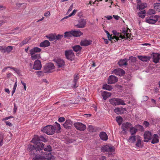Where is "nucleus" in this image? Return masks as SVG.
Instances as JSON below:
<instances>
[{
	"label": "nucleus",
	"instance_id": "nucleus-1",
	"mask_svg": "<svg viewBox=\"0 0 160 160\" xmlns=\"http://www.w3.org/2000/svg\"><path fill=\"white\" fill-rule=\"evenodd\" d=\"M54 157L51 153L45 152H41L38 156H36L33 158V160H54Z\"/></svg>",
	"mask_w": 160,
	"mask_h": 160
},
{
	"label": "nucleus",
	"instance_id": "nucleus-2",
	"mask_svg": "<svg viewBox=\"0 0 160 160\" xmlns=\"http://www.w3.org/2000/svg\"><path fill=\"white\" fill-rule=\"evenodd\" d=\"M112 32L113 35V36H111L110 40L112 42H115L119 40H121L125 38V35L122 36L121 33L117 32L116 31H113Z\"/></svg>",
	"mask_w": 160,
	"mask_h": 160
},
{
	"label": "nucleus",
	"instance_id": "nucleus-3",
	"mask_svg": "<svg viewBox=\"0 0 160 160\" xmlns=\"http://www.w3.org/2000/svg\"><path fill=\"white\" fill-rule=\"evenodd\" d=\"M55 128L52 125H47L44 127L42 131L48 135H52L55 132Z\"/></svg>",
	"mask_w": 160,
	"mask_h": 160
},
{
	"label": "nucleus",
	"instance_id": "nucleus-4",
	"mask_svg": "<svg viewBox=\"0 0 160 160\" xmlns=\"http://www.w3.org/2000/svg\"><path fill=\"white\" fill-rule=\"evenodd\" d=\"M109 101L110 103L113 105H126L124 101L119 98H113L110 99Z\"/></svg>",
	"mask_w": 160,
	"mask_h": 160
},
{
	"label": "nucleus",
	"instance_id": "nucleus-5",
	"mask_svg": "<svg viewBox=\"0 0 160 160\" xmlns=\"http://www.w3.org/2000/svg\"><path fill=\"white\" fill-rule=\"evenodd\" d=\"M27 150L29 152L30 154L35 155V157L36 156H38V153H37L38 150L36 148L35 146L29 144L28 145Z\"/></svg>",
	"mask_w": 160,
	"mask_h": 160
},
{
	"label": "nucleus",
	"instance_id": "nucleus-6",
	"mask_svg": "<svg viewBox=\"0 0 160 160\" xmlns=\"http://www.w3.org/2000/svg\"><path fill=\"white\" fill-rule=\"evenodd\" d=\"M158 17L157 16H152L146 18L145 21L150 24H155L158 20Z\"/></svg>",
	"mask_w": 160,
	"mask_h": 160
},
{
	"label": "nucleus",
	"instance_id": "nucleus-7",
	"mask_svg": "<svg viewBox=\"0 0 160 160\" xmlns=\"http://www.w3.org/2000/svg\"><path fill=\"white\" fill-rule=\"evenodd\" d=\"M55 67L53 63L49 62L46 64L44 68L45 72L51 73L52 72V70L55 69Z\"/></svg>",
	"mask_w": 160,
	"mask_h": 160
},
{
	"label": "nucleus",
	"instance_id": "nucleus-8",
	"mask_svg": "<svg viewBox=\"0 0 160 160\" xmlns=\"http://www.w3.org/2000/svg\"><path fill=\"white\" fill-rule=\"evenodd\" d=\"M65 55L66 58L69 60L72 61L74 58L75 56L72 50L66 51Z\"/></svg>",
	"mask_w": 160,
	"mask_h": 160
},
{
	"label": "nucleus",
	"instance_id": "nucleus-9",
	"mask_svg": "<svg viewBox=\"0 0 160 160\" xmlns=\"http://www.w3.org/2000/svg\"><path fill=\"white\" fill-rule=\"evenodd\" d=\"M74 126L78 130L81 131H84L86 128V126L81 122H76L74 124Z\"/></svg>",
	"mask_w": 160,
	"mask_h": 160
},
{
	"label": "nucleus",
	"instance_id": "nucleus-10",
	"mask_svg": "<svg viewBox=\"0 0 160 160\" xmlns=\"http://www.w3.org/2000/svg\"><path fill=\"white\" fill-rule=\"evenodd\" d=\"M39 141H42L46 142H47V140L42 136H40L39 137L38 135H35L31 142L33 143H36L37 142H38Z\"/></svg>",
	"mask_w": 160,
	"mask_h": 160
},
{
	"label": "nucleus",
	"instance_id": "nucleus-11",
	"mask_svg": "<svg viewBox=\"0 0 160 160\" xmlns=\"http://www.w3.org/2000/svg\"><path fill=\"white\" fill-rule=\"evenodd\" d=\"M87 23L85 19L81 18L78 20V23L75 25V26L78 28H84Z\"/></svg>",
	"mask_w": 160,
	"mask_h": 160
},
{
	"label": "nucleus",
	"instance_id": "nucleus-12",
	"mask_svg": "<svg viewBox=\"0 0 160 160\" xmlns=\"http://www.w3.org/2000/svg\"><path fill=\"white\" fill-rule=\"evenodd\" d=\"M34 143L36 144L35 145L36 148L38 150L37 153H38V156L40 155V154H39V152H38L41 153V152H40V151L44 149V144L42 142H37Z\"/></svg>",
	"mask_w": 160,
	"mask_h": 160
},
{
	"label": "nucleus",
	"instance_id": "nucleus-13",
	"mask_svg": "<svg viewBox=\"0 0 160 160\" xmlns=\"http://www.w3.org/2000/svg\"><path fill=\"white\" fill-rule=\"evenodd\" d=\"M42 67L40 61L37 59L34 62L33 68L35 70H40L41 69Z\"/></svg>",
	"mask_w": 160,
	"mask_h": 160
},
{
	"label": "nucleus",
	"instance_id": "nucleus-14",
	"mask_svg": "<svg viewBox=\"0 0 160 160\" xmlns=\"http://www.w3.org/2000/svg\"><path fill=\"white\" fill-rule=\"evenodd\" d=\"M112 73L117 75L122 76L125 74V72L122 69L118 68L115 69L113 71Z\"/></svg>",
	"mask_w": 160,
	"mask_h": 160
},
{
	"label": "nucleus",
	"instance_id": "nucleus-15",
	"mask_svg": "<svg viewBox=\"0 0 160 160\" xmlns=\"http://www.w3.org/2000/svg\"><path fill=\"white\" fill-rule=\"evenodd\" d=\"M54 61L58 68L62 67L65 65V62L63 59L57 58L55 59Z\"/></svg>",
	"mask_w": 160,
	"mask_h": 160
},
{
	"label": "nucleus",
	"instance_id": "nucleus-16",
	"mask_svg": "<svg viewBox=\"0 0 160 160\" xmlns=\"http://www.w3.org/2000/svg\"><path fill=\"white\" fill-rule=\"evenodd\" d=\"M144 141L145 142H148L149 140L151 139L152 138V134L150 132L147 131L144 132Z\"/></svg>",
	"mask_w": 160,
	"mask_h": 160
},
{
	"label": "nucleus",
	"instance_id": "nucleus-17",
	"mask_svg": "<svg viewBox=\"0 0 160 160\" xmlns=\"http://www.w3.org/2000/svg\"><path fill=\"white\" fill-rule=\"evenodd\" d=\"M118 79L117 78L113 75H111L110 76L108 79V83L112 84L114 83L117 82L118 81Z\"/></svg>",
	"mask_w": 160,
	"mask_h": 160
},
{
	"label": "nucleus",
	"instance_id": "nucleus-18",
	"mask_svg": "<svg viewBox=\"0 0 160 160\" xmlns=\"http://www.w3.org/2000/svg\"><path fill=\"white\" fill-rule=\"evenodd\" d=\"M92 42L91 40L83 39L81 40L80 44L82 46H87L91 44Z\"/></svg>",
	"mask_w": 160,
	"mask_h": 160
},
{
	"label": "nucleus",
	"instance_id": "nucleus-19",
	"mask_svg": "<svg viewBox=\"0 0 160 160\" xmlns=\"http://www.w3.org/2000/svg\"><path fill=\"white\" fill-rule=\"evenodd\" d=\"M102 150L103 152L106 151L110 152H114V151L113 147L108 145H106L103 147Z\"/></svg>",
	"mask_w": 160,
	"mask_h": 160
},
{
	"label": "nucleus",
	"instance_id": "nucleus-20",
	"mask_svg": "<svg viewBox=\"0 0 160 160\" xmlns=\"http://www.w3.org/2000/svg\"><path fill=\"white\" fill-rule=\"evenodd\" d=\"M160 60V54L158 53H153L152 57L153 62L155 63H157Z\"/></svg>",
	"mask_w": 160,
	"mask_h": 160
},
{
	"label": "nucleus",
	"instance_id": "nucleus-21",
	"mask_svg": "<svg viewBox=\"0 0 160 160\" xmlns=\"http://www.w3.org/2000/svg\"><path fill=\"white\" fill-rule=\"evenodd\" d=\"M72 122L69 119L66 120L65 122L63 124V126L66 128L70 129L72 125Z\"/></svg>",
	"mask_w": 160,
	"mask_h": 160
},
{
	"label": "nucleus",
	"instance_id": "nucleus-22",
	"mask_svg": "<svg viewBox=\"0 0 160 160\" xmlns=\"http://www.w3.org/2000/svg\"><path fill=\"white\" fill-rule=\"evenodd\" d=\"M41 51V49L40 48L37 47H35L29 51L30 54H35L36 53L40 52Z\"/></svg>",
	"mask_w": 160,
	"mask_h": 160
},
{
	"label": "nucleus",
	"instance_id": "nucleus-23",
	"mask_svg": "<svg viewBox=\"0 0 160 160\" xmlns=\"http://www.w3.org/2000/svg\"><path fill=\"white\" fill-rule=\"evenodd\" d=\"M131 124L128 122L124 123L122 124V128L123 129V131H126L131 126Z\"/></svg>",
	"mask_w": 160,
	"mask_h": 160
},
{
	"label": "nucleus",
	"instance_id": "nucleus-24",
	"mask_svg": "<svg viewBox=\"0 0 160 160\" xmlns=\"http://www.w3.org/2000/svg\"><path fill=\"white\" fill-rule=\"evenodd\" d=\"M100 138L103 141H106L108 139V136L106 133L104 132H101L99 134Z\"/></svg>",
	"mask_w": 160,
	"mask_h": 160
},
{
	"label": "nucleus",
	"instance_id": "nucleus-25",
	"mask_svg": "<svg viewBox=\"0 0 160 160\" xmlns=\"http://www.w3.org/2000/svg\"><path fill=\"white\" fill-rule=\"evenodd\" d=\"M50 43L47 40L41 42L40 44V46L41 47H46L50 45Z\"/></svg>",
	"mask_w": 160,
	"mask_h": 160
},
{
	"label": "nucleus",
	"instance_id": "nucleus-26",
	"mask_svg": "<svg viewBox=\"0 0 160 160\" xmlns=\"http://www.w3.org/2000/svg\"><path fill=\"white\" fill-rule=\"evenodd\" d=\"M159 142V140L158 135L157 134H154L153 136L151 143L152 144H155Z\"/></svg>",
	"mask_w": 160,
	"mask_h": 160
},
{
	"label": "nucleus",
	"instance_id": "nucleus-27",
	"mask_svg": "<svg viewBox=\"0 0 160 160\" xmlns=\"http://www.w3.org/2000/svg\"><path fill=\"white\" fill-rule=\"evenodd\" d=\"M138 58L141 61L147 62L150 60V57L148 56H138Z\"/></svg>",
	"mask_w": 160,
	"mask_h": 160
},
{
	"label": "nucleus",
	"instance_id": "nucleus-28",
	"mask_svg": "<svg viewBox=\"0 0 160 160\" xmlns=\"http://www.w3.org/2000/svg\"><path fill=\"white\" fill-rule=\"evenodd\" d=\"M111 93L110 92L104 91L102 93V96L104 100H106L111 96Z\"/></svg>",
	"mask_w": 160,
	"mask_h": 160
},
{
	"label": "nucleus",
	"instance_id": "nucleus-29",
	"mask_svg": "<svg viewBox=\"0 0 160 160\" xmlns=\"http://www.w3.org/2000/svg\"><path fill=\"white\" fill-rule=\"evenodd\" d=\"M72 36L79 37L83 34L82 32L79 31H72Z\"/></svg>",
	"mask_w": 160,
	"mask_h": 160
},
{
	"label": "nucleus",
	"instance_id": "nucleus-30",
	"mask_svg": "<svg viewBox=\"0 0 160 160\" xmlns=\"http://www.w3.org/2000/svg\"><path fill=\"white\" fill-rule=\"evenodd\" d=\"M118 65L120 66L124 65H126L127 64V60L125 59H121L118 62Z\"/></svg>",
	"mask_w": 160,
	"mask_h": 160
},
{
	"label": "nucleus",
	"instance_id": "nucleus-31",
	"mask_svg": "<svg viewBox=\"0 0 160 160\" xmlns=\"http://www.w3.org/2000/svg\"><path fill=\"white\" fill-rule=\"evenodd\" d=\"M31 55V58L32 60H34L36 59H38L40 58V55L39 54H30Z\"/></svg>",
	"mask_w": 160,
	"mask_h": 160
},
{
	"label": "nucleus",
	"instance_id": "nucleus-32",
	"mask_svg": "<svg viewBox=\"0 0 160 160\" xmlns=\"http://www.w3.org/2000/svg\"><path fill=\"white\" fill-rule=\"evenodd\" d=\"M123 109H124L123 108H116L114 109V112L118 114H121L123 113Z\"/></svg>",
	"mask_w": 160,
	"mask_h": 160
},
{
	"label": "nucleus",
	"instance_id": "nucleus-33",
	"mask_svg": "<svg viewBox=\"0 0 160 160\" xmlns=\"http://www.w3.org/2000/svg\"><path fill=\"white\" fill-rule=\"evenodd\" d=\"M46 37L50 41H53L55 40V34H51Z\"/></svg>",
	"mask_w": 160,
	"mask_h": 160
},
{
	"label": "nucleus",
	"instance_id": "nucleus-34",
	"mask_svg": "<svg viewBox=\"0 0 160 160\" xmlns=\"http://www.w3.org/2000/svg\"><path fill=\"white\" fill-rule=\"evenodd\" d=\"M137 141L136 144V146L138 147L141 146V138L139 136H137Z\"/></svg>",
	"mask_w": 160,
	"mask_h": 160
},
{
	"label": "nucleus",
	"instance_id": "nucleus-35",
	"mask_svg": "<svg viewBox=\"0 0 160 160\" xmlns=\"http://www.w3.org/2000/svg\"><path fill=\"white\" fill-rule=\"evenodd\" d=\"M72 36V31L70 32H66L64 33V37L65 38H69Z\"/></svg>",
	"mask_w": 160,
	"mask_h": 160
},
{
	"label": "nucleus",
	"instance_id": "nucleus-36",
	"mask_svg": "<svg viewBox=\"0 0 160 160\" xmlns=\"http://www.w3.org/2000/svg\"><path fill=\"white\" fill-rule=\"evenodd\" d=\"M72 49L75 52H78L80 51L82 49V47L79 45H76L72 47Z\"/></svg>",
	"mask_w": 160,
	"mask_h": 160
},
{
	"label": "nucleus",
	"instance_id": "nucleus-37",
	"mask_svg": "<svg viewBox=\"0 0 160 160\" xmlns=\"http://www.w3.org/2000/svg\"><path fill=\"white\" fill-rule=\"evenodd\" d=\"M146 12L145 10L141 11L138 13V16L142 18H144L145 16Z\"/></svg>",
	"mask_w": 160,
	"mask_h": 160
},
{
	"label": "nucleus",
	"instance_id": "nucleus-38",
	"mask_svg": "<svg viewBox=\"0 0 160 160\" xmlns=\"http://www.w3.org/2000/svg\"><path fill=\"white\" fill-rule=\"evenodd\" d=\"M137 129L134 127H132L130 128V132L132 135L135 134L137 132Z\"/></svg>",
	"mask_w": 160,
	"mask_h": 160
},
{
	"label": "nucleus",
	"instance_id": "nucleus-39",
	"mask_svg": "<svg viewBox=\"0 0 160 160\" xmlns=\"http://www.w3.org/2000/svg\"><path fill=\"white\" fill-rule=\"evenodd\" d=\"M137 136H131L129 138V140L130 142H134L136 140Z\"/></svg>",
	"mask_w": 160,
	"mask_h": 160
},
{
	"label": "nucleus",
	"instance_id": "nucleus-40",
	"mask_svg": "<svg viewBox=\"0 0 160 160\" xmlns=\"http://www.w3.org/2000/svg\"><path fill=\"white\" fill-rule=\"evenodd\" d=\"M77 11V10H75V9L74 10H73V11L70 14H69L68 15V16L64 17L62 19H61V21H62L63 20H64L65 19L67 18H68L69 17H70L72 16L75 15V14L76 13Z\"/></svg>",
	"mask_w": 160,
	"mask_h": 160
},
{
	"label": "nucleus",
	"instance_id": "nucleus-41",
	"mask_svg": "<svg viewBox=\"0 0 160 160\" xmlns=\"http://www.w3.org/2000/svg\"><path fill=\"white\" fill-rule=\"evenodd\" d=\"M103 88L104 89H106L108 90H111L112 88V86L107 84H105L103 85Z\"/></svg>",
	"mask_w": 160,
	"mask_h": 160
},
{
	"label": "nucleus",
	"instance_id": "nucleus-42",
	"mask_svg": "<svg viewBox=\"0 0 160 160\" xmlns=\"http://www.w3.org/2000/svg\"><path fill=\"white\" fill-rule=\"evenodd\" d=\"M147 7V4L145 3H142L140 4L138 8L140 10L143 9Z\"/></svg>",
	"mask_w": 160,
	"mask_h": 160
},
{
	"label": "nucleus",
	"instance_id": "nucleus-43",
	"mask_svg": "<svg viewBox=\"0 0 160 160\" xmlns=\"http://www.w3.org/2000/svg\"><path fill=\"white\" fill-rule=\"evenodd\" d=\"M116 118V121L118 122V124L119 125H121L122 121V118L120 116H118Z\"/></svg>",
	"mask_w": 160,
	"mask_h": 160
},
{
	"label": "nucleus",
	"instance_id": "nucleus-44",
	"mask_svg": "<svg viewBox=\"0 0 160 160\" xmlns=\"http://www.w3.org/2000/svg\"><path fill=\"white\" fill-rule=\"evenodd\" d=\"M12 49L13 47L10 46H8L6 48V52H7L9 53L12 50Z\"/></svg>",
	"mask_w": 160,
	"mask_h": 160
},
{
	"label": "nucleus",
	"instance_id": "nucleus-45",
	"mask_svg": "<svg viewBox=\"0 0 160 160\" xmlns=\"http://www.w3.org/2000/svg\"><path fill=\"white\" fill-rule=\"evenodd\" d=\"M128 31H123L122 33L125 35V38L127 37V38H130V34L127 32Z\"/></svg>",
	"mask_w": 160,
	"mask_h": 160
},
{
	"label": "nucleus",
	"instance_id": "nucleus-46",
	"mask_svg": "<svg viewBox=\"0 0 160 160\" xmlns=\"http://www.w3.org/2000/svg\"><path fill=\"white\" fill-rule=\"evenodd\" d=\"M44 149L45 151L50 152L52 150V147L50 145H48L46 148Z\"/></svg>",
	"mask_w": 160,
	"mask_h": 160
},
{
	"label": "nucleus",
	"instance_id": "nucleus-47",
	"mask_svg": "<svg viewBox=\"0 0 160 160\" xmlns=\"http://www.w3.org/2000/svg\"><path fill=\"white\" fill-rule=\"evenodd\" d=\"M63 37V35L58 34L57 35H56V34H55V40L61 39Z\"/></svg>",
	"mask_w": 160,
	"mask_h": 160
},
{
	"label": "nucleus",
	"instance_id": "nucleus-48",
	"mask_svg": "<svg viewBox=\"0 0 160 160\" xmlns=\"http://www.w3.org/2000/svg\"><path fill=\"white\" fill-rule=\"evenodd\" d=\"M5 47L4 46H0V51L2 53H5L6 52Z\"/></svg>",
	"mask_w": 160,
	"mask_h": 160
},
{
	"label": "nucleus",
	"instance_id": "nucleus-49",
	"mask_svg": "<svg viewBox=\"0 0 160 160\" xmlns=\"http://www.w3.org/2000/svg\"><path fill=\"white\" fill-rule=\"evenodd\" d=\"M56 124V128L57 129V132H58L60 131V130L61 129L60 126L59 124L57 122H55Z\"/></svg>",
	"mask_w": 160,
	"mask_h": 160
},
{
	"label": "nucleus",
	"instance_id": "nucleus-50",
	"mask_svg": "<svg viewBox=\"0 0 160 160\" xmlns=\"http://www.w3.org/2000/svg\"><path fill=\"white\" fill-rule=\"evenodd\" d=\"M148 13L150 15L154 14L155 13V11L153 9H151L148 11Z\"/></svg>",
	"mask_w": 160,
	"mask_h": 160
},
{
	"label": "nucleus",
	"instance_id": "nucleus-51",
	"mask_svg": "<svg viewBox=\"0 0 160 160\" xmlns=\"http://www.w3.org/2000/svg\"><path fill=\"white\" fill-rule=\"evenodd\" d=\"M28 39H25L20 44V45L21 46H22L23 45L26 44L28 43Z\"/></svg>",
	"mask_w": 160,
	"mask_h": 160
},
{
	"label": "nucleus",
	"instance_id": "nucleus-52",
	"mask_svg": "<svg viewBox=\"0 0 160 160\" xmlns=\"http://www.w3.org/2000/svg\"><path fill=\"white\" fill-rule=\"evenodd\" d=\"M105 32L106 33V34L107 35L108 38V39L110 41L111 40V38L112 35H110V34H109V33L108 32V31H107L105 30Z\"/></svg>",
	"mask_w": 160,
	"mask_h": 160
},
{
	"label": "nucleus",
	"instance_id": "nucleus-53",
	"mask_svg": "<svg viewBox=\"0 0 160 160\" xmlns=\"http://www.w3.org/2000/svg\"><path fill=\"white\" fill-rule=\"evenodd\" d=\"M3 138L2 135H0V146H2L3 143Z\"/></svg>",
	"mask_w": 160,
	"mask_h": 160
},
{
	"label": "nucleus",
	"instance_id": "nucleus-54",
	"mask_svg": "<svg viewBox=\"0 0 160 160\" xmlns=\"http://www.w3.org/2000/svg\"><path fill=\"white\" fill-rule=\"evenodd\" d=\"M79 78L78 77V75H77L74 76L73 82H77Z\"/></svg>",
	"mask_w": 160,
	"mask_h": 160
},
{
	"label": "nucleus",
	"instance_id": "nucleus-55",
	"mask_svg": "<svg viewBox=\"0 0 160 160\" xmlns=\"http://www.w3.org/2000/svg\"><path fill=\"white\" fill-rule=\"evenodd\" d=\"M65 120V118L64 117H60L58 118V121L59 122H62Z\"/></svg>",
	"mask_w": 160,
	"mask_h": 160
},
{
	"label": "nucleus",
	"instance_id": "nucleus-56",
	"mask_svg": "<svg viewBox=\"0 0 160 160\" xmlns=\"http://www.w3.org/2000/svg\"><path fill=\"white\" fill-rule=\"evenodd\" d=\"M143 124L146 127H148L149 125V123L148 122L146 121H144L143 122Z\"/></svg>",
	"mask_w": 160,
	"mask_h": 160
},
{
	"label": "nucleus",
	"instance_id": "nucleus-57",
	"mask_svg": "<svg viewBox=\"0 0 160 160\" xmlns=\"http://www.w3.org/2000/svg\"><path fill=\"white\" fill-rule=\"evenodd\" d=\"M21 82L25 90H26L27 88V86L26 83L23 82L22 80H21Z\"/></svg>",
	"mask_w": 160,
	"mask_h": 160
},
{
	"label": "nucleus",
	"instance_id": "nucleus-58",
	"mask_svg": "<svg viewBox=\"0 0 160 160\" xmlns=\"http://www.w3.org/2000/svg\"><path fill=\"white\" fill-rule=\"evenodd\" d=\"M148 99V96H144L143 97V100L144 101H146Z\"/></svg>",
	"mask_w": 160,
	"mask_h": 160
},
{
	"label": "nucleus",
	"instance_id": "nucleus-59",
	"mask_svg": "<svg viewBox=\"0 0 160 160\" xmlns=\"http://www.w3.org/2000/svg\"><path fill=\"white\" fill-rule=\"evenodd\" d=\"M5 123L7 125L9 126L10 127H11V126H12V124L9 122H8V121L5 122Z\"/></svg>",
	"mask_w": 160,
	"mask_h": 160
},
{
	"label": "nucleus",
	"instance_id": "nucleus-60",
	"mask_svg": "<svg viewBox=\"0 0 160 160\" xmlns=\"http://www.w3.org/2000/svg\"><path fill=\"white\" fill-rule=\"evenodd\" d=\"M10 68L13 69L14 71H15L16 72H18V70L17 68H15L13 67H10Z\"/></svg>",
	"mask_w": 160,
	"mask_h": 160
},
{
	"label": "nucleus",
	"instance_id": "nucleus-61",
	"mask_svg": "<svg viewBox=\"0 0 160 160\" xmlns=\"http://www.w3.org/2000/svg\"><path fill=\"white\" fill-rule=\"evenodd\" d=\"M10 68V67H9V66L5 67L2 70V72H4L5 71L7 70V69L8 68Z\"/></svg>",
	"mask_w": 160,
	"mask_h": 160
},
{
	"label": "nucleus",
	"instance_id": "nucleus-62",
	"mask_svg": "<svg viewBox=\"0 0 160 160\" xmlns=\"http://www.w3.org/2000/svg\"><path fill=\"white\" fill-rule=\"evenodd\" d=\"M44 15L46 16L47 17L49 16L50 15V12H48L46 13H45L44 14Z\"/></svg>",
	"mask_w": 160,
	"mask_h": 160
},
{
	"label": "nucleus",
	"instance_id": "nucleus-63",
	"mask_svg": "<svg viewBox=\"0 0 160 160\" xmlns=\"http://www.w3.org/2000/svg\"><path fill=\"white\" fill-rule=\"evenodd\" d=\"M13 118V117L12 116H9V117H6L5 118H3V119L2 120L3 121V120H8V119L10 118Z\"/></svg>",
	"mask_w": 160,
	"mask_h": 160
},
{
	"label": "nucleus",
	"instance_id": "nucleus-64",
	"mask_svg": "<svg viewBox=\"0 0 160 160\" xmlns=\"http://www.w3.org/2000/svg\"><path fill=\"white\" fill-rule=\"evenodd\" d=\"M17 107L16 105L15 104L14 105V108H13V111L14 112H16L17 110Z\"/></svg>",
	"mask_w": 160,
	"mask_h": 160
}]
</instances>
